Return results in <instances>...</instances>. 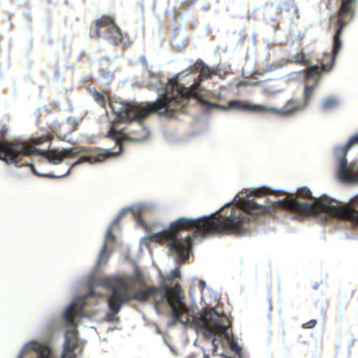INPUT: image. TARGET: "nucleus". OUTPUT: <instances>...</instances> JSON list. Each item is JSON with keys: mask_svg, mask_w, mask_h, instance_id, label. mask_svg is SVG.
<instances>
[{"mask_svg": "<svg viewBox=\"0 0 358 358\" xmlns=\"http://www.w3.org/2000/svg\"><path fill=\"white\" fill-rule=\"evenodd\" d=\"M148 75L154 79L149 83V88L158 92L155 101L141 103L110 101L103 94L90 90L94 100L101 106L106 107L108 103L117 122L127 124L124 128L110 129L108 132L109 137L119 145L118 151L108 149L99 152L86 147L48 150L50 147L48 138L41 136L29 141H0V159L17 168L28 166L36 176L55 178L68 176L71 169L84 162L96 164L106 158L120 156L123 150L122 143L142 142L149 137L150 131L144 125L143 120L153 113L173 117L178 112H184L185 106L192 96V92L187 87L179 83L173 86L164 85L159 74L149 71Z\"/></svg>", "mask_w": 358, "mask_h": 358, "instance_id": "nucleus-1", "label": "nucleus"}, {"mask_svg": "<svg viewBox=\"0 0 358 358\" xmlns=\"http://www.w3.org/2000/svg\"><path fill=\"white\" fill-rule=\"evenodd\" d=\"M357 0H341L339 9L336 16L331 17V22L334 21L336 30L333 37L332 50L324 54L320 67L318 65L308 64V61L303 53H297L295 55V63L306 64L308 66L302 71L294 72L289 75L293 78H296L301 73L304 74V90H303V105L297 104L296 106L287 108H278V110H289L295 109L290 115H278L279 117H290L294 115L297 111L302 110L306 107L313 96L315 90L322 80V71H329L335 65L336 59L339 51L343 47V41L341 36L345 27L349 24V21L354 19L355 9Z\"/></svg>", "mask_w": 358, "mask_h": 358, "instance_id": "nucleus-2", "label": "nucleus"}, {"mask_svg": "<svg viewBox=\"0 0 358 358\" xmlns=\"http://www.w3.org/2000/svg\"><path fill=\"white\" fill-rule=\"evenodd\" d=\"M174 285V292L180 295V303L185 308H178V316L180 321L175 322L180 323L184 327H193L196 330L201 331L207 340L211 341L213 350L215 352L223 339L229 338V333L227 322L228 318L224 313H220L215 308H211L207 312L195 313L185 304L184 294H182L178 280Z\"/></svg>", "mask_w": 358, "mask_h": 358, "instance_id": "nucleus-3", "label": "nucleus"}, {"mask_svg": "<svg viewBox=\"0 0 358 358\" xmlns=\"http://www.w3.org/2000/svg\"><path fill=\"white\" fill-rule=\"evenodd\" d=\"M336 157V177L344 184H358V132L349 138L344 145L334 148Z\"/></svg>", "mask_w": 358, "mask_h": 358, "instance_id": "nucleus-4", "label": "nucleus"}, {"mask_svg": "<svg viewBox=\"0 0 358 358\" xmlns=\"http://www.w3.org/2000/svg\"><path fill=\"white\" fill-rule=\"evenodd\" d=\"M203 106L207 110H210L214 108H219L223 110H227L231 108H237L240 110H250L254 112H261V113H273L277 114L278 115H286L292 114L295 109L285 110H278L277 108L274 107H267L266 106L259 105V104H252L247 101H240V100H231L229 101L227 105H221L218 103H212L208 101H203Z\"/></svg>", "mask_w": 358, "mask_h": 358, "instance_id": "nucleus-5", "label": "nucleus"}, {"mask_svg": "<svg viewBox=\"0 0 358 358\" xmlns=\"http://www.w3.org/2000/svg\"><path fill=\"white\" fill-rule=\"evenodd\" d=\"M90 37L103 38L113 45H117L123 40L120 28L113 18L103 17L94 22V31L90 33Z\"/></svg>", "mask_w": 358, "mask_h": 358, "instance_id": "nucleus-6", "label": "nucleus"}, {"mask_svg": "<svg viewBox=\"0 0 358 358\" xmlns=\"http://www.w3.org/2000/svg\"><path fill=\"white\" fill-rule=\"evenodd\" d=\"M199 70H201V76L203 78H210L211 76L213 75L211 69L209 68L207 65H206V64L203 61L199 60L196 62V64L189 66V70L187 69L185 71L180 72L178 74V77H185L189 73V71L196 72Z\"/></svg>", "mask_w": 358, "mask_h": 358, "instance_id": "nucleus-7", "label": "nucleus"}, {"mask_svg": "<svg viewBox=\"0 0 358 358\" xmlns=\"http://www.w3.org/2000/svg\"><path fill=\"white\" fill-rule=\"evenodd\" d=\"M340 102V98L335 95H329L323 99L321 102L322 110L327 111L336 107Z\"/></svg>", "mask_w": 358, "mask_h": 358, "instance_id": "nucleus-8", "label": "nucleus"}, {"mask_svg": "<svg viewBox=\"0 0 358 358\" xmlns=\"http://www.w3.org/2000/svg\"><path fill=\"white\" fill-rule=\"evenodd\" d=\"M80 122L78 120L74 117H69L66 123L62 124L60 126L59 132L60 135L65 134V130H68V132H72L78 129Z\"/></svg>", "mask_w": 358, "mask_h": 358, "instance_id": "nucleus-9", "label": "nucleus"}, {"mask_svg": "<svg viewBox=\"0 0 358 358\" xmlns=\"http://www.w3.org/2000/svg\"><path fill=\"white\" fill-rule=\"evenodd\" d=\"M293 61L292 60H290V59H287V60H285L283 59L279 60V61H277L275 62H273L272 64H267L264 68V71L265 73H271V72H273V71H275L281 68H282L283 66H285L288 63H292Z\"/></svg>", "mask_w": 358, "mask_h": 358, "instance_id": "nucleus-10", "label": "nucleus"}, {"mask_svg": "<svg viewBox=\"0 0 358 358\" xmlns=\"http://www.w3.org/2000/svg\"><path fill=\"white\" fill-rule=\"evenodd\" d=\"M263 92L266 95H274L278 92H282L281 90L277 89L273 85H264Z\"/></svg>", "mask_w": 358, "mask_h": 358, "instance_id": "nucleus-11", "label": "nucleus"}, {"mask_svg": "<svg viewBox=\"0 0 358 358\" xmlns=\"http://www.w3.org/2000/svg\"><path fill=\"white\" fill-rule=\"evenodd\" d=\"M176 48L179 50H184L187 45V41L183 39L180 43L173 41Z\"/></svg>", "mask_w": 358, "mask_h": 358, "instance_id": "nucleus-12", "label": "nucleus"}, {"mask_svg": "<svg viewBox=\"0 0 358 358\" xmlns=\"http://www.w3.org/2000/svg\"><path fill=\"white\" fill-rule=\"evenodd\" d=\"M231 350L238 356L241 354V348L238 345L236 341H234L231 344Z\"/></svg>", "mask_w": 358, "mask_h": 358, "instance_id": "nucleus-13", "label": "nucleus"}, {"mask_svg": "<svg viewBox=\"0 0 358 358\" xmlns=\"http://www.w3.org/2000/svg\"><path fill=\"white\" fill-rule=\"evenodd\" d=\"M102 76L107 80V82H110L112 80L113 74L110 71H103Z\"/></svg>", "mask_w": 358, "mask_h": 358, "instance_id": "nucleus-14", "label": "nucleus"}, {"mask_svg": "<svg viewBox=\"0 0 358 358\" xmlns=\"http://www.w3.org/2000/svg\"><path fill=\"white\" fill-rule=\"evenodd\" d=\"M259 83H260V81H255V83H250V81H249V80H245V81L241 82V83L239 85H242V86L248 87V86H250V85H252V86L257 85Z\"/></svg>", "mask_w": 358, "mask_h": 358, "instance_id": "nucleus-15", "label": "nucleus"}, {"mask_svg": "<svg viewBox=\"0 0 358 358\" xmlns=\"http://www.w3.org/2000/svg\"><path fill=\"white\" fill-rule=\"evenodd\" d=\"M317 322L315 320H310L308 322L304 323L303 324V328H311L316 324Z\"/></svg>", "mask_w": 358, "mask_h": 358, "instance_id": "nucleus-16", "label": "nucleus"}, {"mask_svg": "<svg viewBox=\"0 0 358 358\" xmlns=\"http://www.w3.org/2000/svg\"><path fill=\"white\" fill-rule=\"evenodd\" d=\"M164 343L169 348L170 350L173 352V354L174 355H177L176 350L173 347H171L165 339H164Z\"/></svg>", "mask_w": 358, "mask_h": 358, "instance_id": "nucleus-17", "label": "nucleus"}, {"mask_svg": "<svg viewBox=\"0 0 358 358\" xmlns=\"http://www.w3.org/2000/svg\"><path fill=\"white\" fill-rule=\"evenodd\" d=\"M199 285V287H200V288H201V289L202 291L206 287V282L203 280H200Z\"/></svg>", "mask_w": 358, "mask_h": 358, "instance_id": "nucleus-18", "label": "nucleus"}, {"mask_svg": "<svg viewBox=\"0 0 358 358\" xmlns=\"http://www.w3.org/2000/svg\"><path fill=\"white\" fill-rule=\"evenodd\" d=\"M282 6L278 5V6H277L275 7V10H276V12H277L278 14H281V13H282Z\"/></svg>", "mask_w": 358, "mask_h": 358, "instance_id": "nucleus-19", "label": "nucleus"}, {"mask_svg": "<svg viewBox=\"0 0 358 358\" xmlns=\"http://www.w3.org/2000/svg\"><path fill=\"white\" fill-rule=\"evenodd\" d=\"M257 73H252L250 77V79L252 80H255V81H258V78L257 77Z\"/></svg>", "mask_w": 358, "mask_h": 358, "instance_id": "nucleus-20", "label": "nucleus"}, {"mask_svg": "<svg viewBox=\"0 0 358 358\" xmlns=\"http://www.w3.org/2000/svg\"><path fill=\"white\" fill-rule=\"evenodd\" d=\"M7 131H8V129L3 127L2 129V130H1V135L2 136H5L6 132H7Z\"/></svg>", "mask_w": 358, "mask_h": 358, "instance_id": "nucleus-21", "label": "nucleus"}, {"mask_svg": "<svg viewBox=\"0 0 358 358\" xmlns=\"http://www.w3.org/2000/svg\"><path fill=\"white\" fill-rule=\"evenodd\" d=\"M142 58H143V62L145 64H147V60H146V59H145L143 56H142Z\"/></svg>", "mask_w": 358, "mask_h": 358, "instance_id": "nucleus-22", "label": "nucleus"}, {"mask_svg": "<svg viewBox=\"0 0 358 358\" xmlns=\"http://www.w3.org/2000/svg\"><path fill=\"white\" fill-rule=\"evenodd\" d=\"M317 287H318V284H317V283L315 284V285H314V289H317Z\"/></svg>", "mask_w": 358, "mask_h": 358, "instance_id": "nucleus-23", "label": "nucleus"}, {"mask_svg": "<svg viewBox=\"0 0 358 358\" xmlns=\"http://www.w3.org/2000/svg\"><path fill=\"white\" fill-rule=\"evenodd\" d=\"M294 102V100L292 99H289L288 101H287V103H291Z\"/></svg>", "mask_w": 358, "mask_h": 358, "instance_id": "nucleus-24", "label": "nucleus"}, {"mask_svg": "<svg viewBox=\"0 0 358 358\" xmlns=\"http://www.w3.org/2000/svg\"><path fill=\"white\" fill-rule=\"evenodd\" d=\"M203 358H210L209 355H206L204 354L203 355Z\"/></svg>", "mask_w": 358, "mask_h": 358, "instance_id": "nucleus-25", "label": "nucleus"}, {"mask_svg": "<svg viewBox=\"0 0 358 358\" xmlns=\"http://www.w3.org/2000/svg\"><path fill=\"white\" fill-rule=\"evenodd\" d=\"M157 334H162V331L159 329H157Z\"/></svg>", "mask_w": 358, "mask_h": 358, "instance_id": "nucleus-26", "label": "nucleus"}, {"mask_svg": "<svg viewBox=\"0 0 358 358\" xmlns=\"http://www.w3.org/2000/svg\"><path fill=\"white\" fill-rule=\"evenodd\" d=\"M113 328H108V331H113Z\"/></svg>", "mask_w": 358, "mask_h": 358, "instance_id": "nucleus-27", "label": "nucleus"}, {"mask_svg": "<svg viewBox=\"0 0 358 358\" xmlns=\"http://www.w3.org/2000/svg\"><path fill=\"white\" fill-rule=\"evenodd\" d=\"M255 80H253L252 81H250V83H255Z\"/></svg>", "mask_w": 358, "mask_h": 358, "instance_id": "nucleus-28", "label": "nucleus"}, {"mask_svg": "<svg viewBox=\"0 0 358 358\" xmlns=\"http://www.w3.org/2000/svg\"><path fill=\"white\" fill-rule=\"evenodd\" d=\"M263 230H264V229H262V231H263Z\"/></svg>", "mask_w": 358, "mask_h": 358, "instance_id": "nucleus-29", "label": "nucleus"}]
</instances>
